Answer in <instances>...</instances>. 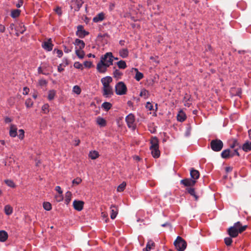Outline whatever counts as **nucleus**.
Masks as SVG:
<instances>
[{
	"label": "nucleus",
	"mask_w": 251,
	"mask_h": 251,
	"mask_svg": "<svg viewBox=\"0 0 251 251\" xmlns=\"http://www.w3.org/2000/svg\"><path fill=\"white\" fill-rule=\"evenodd\" d=\"M5 183L9 186L11 187H14L15 186L14 183L10 180H6L5 181Z\"/></svg>",
	"instance_id": "obj_55"
},
{
	"label": "nucleus",
	"mask_w": 251,
	"mask_h": 251,
	"mask_svg": "<svg viewBox=\"0 0 251 251\" xmlns=\"http://www.w3.org/2000/svg\"><path fill=\"white\" fill-rule=\"evenodd\" d=\"M174 245L178 251H184L186 248L187 243L182 237L177 236L174 242Z\"/></svg>",
	"instance_id": "obj_2"
},
{
	"label": "nucleus",
	"mask_w": 251,
	"mask_h": 251,
	"mask_svg": "<svg viewBox=\"0 0 251 251\" xmlns=\"http://www.w3.org/2000/svg\"><path fill=\"white\" fill-rule=\"evenodd\" d=\"M149 96V92L146 89H143L141 90L140 93V96L142 97H144L145 99H146Z\"/></svg>",
	"instance_id": "obj_43"
},
{
	"label": "nucleus",
	"mask_w": 251,
	"mask_h": 251,
	"mask_svg": "<svg viewBox=\"0 0 251 251\" xmlns=\"http://www.w3.org/2000/svg\"><path fill=\"white\" fill-rule=\"evenodd\" d=\"M117 65L120 69H124L126 68V63L124 60H120L117 63Z\"/></svg>",
	"instance_id": "obj_34"
},
{
	"label": "nucleus",
	"mask_w": 251,
	"mask_h": 251,
	"mask_svg": "<svg viewBox=\"0 0 251 251\" xmlns=\"http://www.w3.org/2000/svg\"><path fill=\"white\" fill-rule=\"evenodd\" d=\"M113 56L112 53H111V55H109L105 59V62H107L109 64H113Z\"/></svg>",
	"instance_id": "obj_47"
},
{
	"label": "nucleus",
	"mask_w": 251,
	"mask_h": 251,
	"mask_svg": "<svg viewBox=\"0 0 251 251\" xmlns=\"http://www.w3.org/2000/svg\"><path fill=\"white\" fill-rule=\"evenodd\" d=\"M73 91L77 95L80 94L81 91L80 88L77 85L74 86Z\"/></svg>",
	"instance_id": "obj_49"
},
{
	"label": "nucleus",
	"mask_w": 251,
	"mask_h": 251,
	"mask_svg": "<svg viewBox=\"0 0 251 251\" xmlns=\"http://www.w3.org/2000/svg\"><path fill=\"white\" fill-rule=\"evenodd\" d=\"M29 91V88L27 87H24L23 89V94L24 95H27L28 94V92Z\"/></svg>",
	"instance_id": "obj_62"
},
{
	"label": "nucleus",
	"mask_w": 251,
	"mask_h": 251,
	"mask_svg": "<svg viewBox=\"0 0 251 251\" xmlns=\"http://www.w3.org/2000/svg\"><path fill=\"white\" fill-rule=\"evenodd\" d=\"M78 49H83L85 47V43L83 40L76 39L74 43Z\"/></svg>",
	"instance_id": "obj_14"
},
{
	"label": "nucleus",
	"mask_w": 251,
	"mask_h": 251,
	"mask_svg": "<svg viewBox=\"0 0 251 251\" xmlns=\"http://www.w3.org/2000/svg\"><path fill=\"white\" fill-rule=\"evenodd\" d=\"M55 51H56V52L57 54V56L58 57L60 58L62 56L63 53L61 50L55 49L53 50V52H55Z\"/></svg>",
	"instance_id": "obj_54"
},
{
	"label": "nucleus",
	"mask_w": 251,
	"mask_h": 251,
	"mask_svg": "<svg viewBox=\"0 0 251 251\" xmlns=\"http://www.w3.org/2000/svg\"><path fill=\"white\" fill-rule=\"evenodd\" d=\"M55 190L58 192V193L60 195L62 194V191L61 190V187L59 186H57L55 187Z\"/></svg>",
	"instance_id": "obj_61"
},
{
	"label": "nucleus",
	"mask_w": 251,
	"mask_h": 251,
	"mask_svg": "<svg viewBox=\"0 0 251 251\" xmlns=\"http://www.w3.org/2000/svg\"><path fill=\"white\" fill-rule=\"evenodd\" d=\"M55 12L59 16L62 14V10L60 7H57L55 9Z\"/></svg>",
	"instance_id": "obj_59"
},
{
	"label": "nucleus",
	"mask_w": 251,
	"mask_h": 251,
	"mask_svg": "<svg viewBox=\"0 0 251 251\" xmlns=\"http://www.w3.org/2000/svg\"><path fill=\"white\" fill-rule=\"evenodd\" d=\"M39 84L40 86H44L46 85L47 83V82L45 79H40L39 80Z\"/></svg>",
	"instance_id": "obj_58"
},
{
	"label": "nucleus",
	"mask_w": 251,
	"mask_h": 251,
	"mask_svg": "<svg viewBox=\"0 0 251 251\" xmlns=\"http://www.w3.org/2000/svg\"><path fill=\"white\" fill-rule=\"evenodd\" d=\"M113 95L112 88L110 87H103V96L105 97H110Z\"/></svg>",
	"instance_id": "obj_12"
},
{
	"label": "nucleus",
	"mask_w": 251,
	"mask_h": 251,
	"mask_svg": "<svg viewBox=\"0 0 251 251\" xmlns=\"http://www.w3.org/2000/svg\"><path fill=\"white\" fill-rule=\"evenodd\" d=\"M51 42L52 41L50 38L47 41H44L42 43V45L43 48L48 51H51L52 50V47L53 46Z\"/></svg>",
	"instance_id": "obj_9"
},
{
	"label": "nucleus",
	"mask_w": 251,
	"mask_h": 251,
	"mask_svg": "<svg viewBox=\"0 0 251 251\" xmlns=\"http://www.w3.org/2000/svg\"><path fill=\"white\" fill-rule=\"evenodd\" d=\"M4 211L6 215H10L13 212V209L9 205H6L4 207Z\"/></svg>",
	"instance_id": "obj_32"
},
{
	"label": "nucleus",
	"mask_w": 251,
	"mask_h": 251,
	"mask_svg": "<svg viewBox=\"0 0 251 251\" xmlns=\"http://www.w3.org/2000/svg\"><path fill=\"white\" fill-rule=\"evenodd\" d=\"M89 32L85 31L84 29L83 26L82 25H78L77 26V31L76 35L80 38H83L86 36L89 35Z\"/></svg>",
	"instance_id": "obj_6"
},
{
	"label": "nucleus",
	"mask_w": 251,
	"mask_h": 251,
	"mask_svg": "<svg viewBox=\"0 0 251 251\" xmlns=\"http://www.w3.org/2000/svg\"><path fill=\"white\" fill-rule=\"evenodd\" d=\"M230 150L229 149L224 150L221 154V157L224 159H227L230 158Z\"/></svg>",
	"instance_id": "obj_17"
},
{
	"label": "nucleus",
	"mask_w": 251,
	"mask_h": 251,
	"mask_svg": "<svg viewBox=\"0 0 251 251\" xmlns=\"http://www.w3.org/2000/svg\"><path fill=\"white\" fill-rule=\"evenodd\" d=\"M127 88L125 84L122 82H119L115 86V92L117 95H123L126 94Z\"/></svg>",
	"instance_id": "obj_4"
},
{
	"label": "nucleus",
	"mask_w": 251,
	"mask_h": 251,
	"mask_svg": "<svg viewBox=\"0 0 251 251\" xmlns=\"http://www.w3.org/2000/svg\"><path fill=\"white\" fill-rule=\"evenodd\" d=\"M72 193L70 191H68L65 194V201H66V203L67 204H68L71 200V198H72Z\"/></svg>",
	"instance_id": "obj_35"
},
{
	"label": "nucleus",
	"mask_w": 251,
	"mask_h": 251,
	"mask_svg": "<svg viewBox=\"0 0 251 251\" xmlns=\"http://www.w3.org/2000/svg\"><path fill=\"white\" fill-rule=\"evenodd\" d=\"M232 237L230 236V237H226L225 238L224 241L226 245L227 246H230L232 242V240L231 239Z\"/></svg>",
	"instance_id": "obj_48"
},
{
	"label": "nucleus",
	"mask_w": 251,
	"mask_h": 251,
	"mask_svg": "<svg viewBox=\"0 0 251 251\" xmlns=\"http://www.w3.org/2000/svg\"><path fill=\"white\" fill-rule=\"evenodd\" d=\"M25 104L27 108L31 107L33 104V102L31 99H27L25 102Z\"/></svg>",
	"instance_id": "obj_46"
},
{
	"label": "nucleus",
	"mask_w": 251,
	"mask_h": 251,
	"mask_svg": "<svg viewBox=\"0 0 251 251\" xmlns=\"http://www.w3.org/2000/svg\"><path fill=\"white\" fill-rule=\"evenodd\" d=\"M23 4V0H19L18 3L16 4V7L18 8H20Z\"/></svg>",
	"instance_id": "obj_64"
},
{
	"label": "nucleus",
	"mask_w": 251,
	"mask_h": 251,
	"mask_svg": "<svg viewBox=\"0 0 251 251\" xmlns=\"http://www.w3.org/2000/svg\"><path fill=\"white\" fill-rule=\"evenodd\" d=\"M74 66L75 68L76 69H79L81 70L83 69L82 65L81 63H80L79 62H75L74 63Z\"/></svg>",
	"instance_id": "obj_52"
},
{
	"label": "nucleus",
	"mask_w": 251,
	"mask_h": 251,
	"mask_svg": "<svg viewBox=\"0 0 251 251\" xmlns=\"http://www.w3.org/2000/svg\"><path fill=\"white\" fill-rule=\"evenodd\" d=\"M186 190L190 195L194 197L196 201L198 200L199 197L196 195L194 188L192 187H187Z\"/></svg>",
	"instance_id": "obj_19"
},
{
	"label": "nucleus",
	"mask_w": 251,
	"mask_h": 251,
	"mask_svg": "<svg viewBox=\"0 0 251 251\" xmlns=\"http://www.w3.org/2000/svg\"><path fill=\"white\" fill-rule=\"evenodd\" d=\"M55 94H56V92L53 90L49 91L48 97V99L50 100H52L54 98Z\"/></svg>",
	"instance_id": "obj_38"
},
{
	"label": "nucleus",
	"mask_w": 251,
	"mask_h": 251,
	"mask_svg": "<svg viewBox=\"0 0 251 251\" xmlns=\"http://www.w3.org/2000/svg\"><path fill=\"white\" fill-rule=\"evenodd\" d=\"M126 186V183L125 182H123L121 184H120L117 187V191L118 192H123Z\"/></svg>",
	"instance_id": "obj_42"
},
{
	"label": "nucleus",
	"mask_w": 251,
	"mask_h": 251,
	"mask_svg": "<svg viewBox=\"0 0 251 251\" xmlns=\"http://www.w3.org/2000/svg\"><path fill=\"white\" fill-rule=\"evenodd\" d=\"M17 128L14 125H11L9 135L11 137H15L17 135Z\"/></svg>",
	"instance_id": "obj_16"
},
{
	"label": "nucleus",
	"mask_w": 251,
	"mask_h": 251,
	"mask_svg": "<svg viewBox=\"0 0 251 251\" xmlns=\"http://www.w3.org/2000/svg\"><path fill=\"white\" fill-rule=\"evenodd\" d=\"M159 148L150 149L151 151V154L154 158H158L160 156Z\"/></svg>",
	"instance_id": "obj_26"
},
{
	"label": "nucleus",
	"mask_w": 251,
	"mask_h": 251,
	"mask_svg": "<svg viewBox=\"0 0 251 251\" xmlns=\"http://www.w3.org/2000/svg\"><path fill=\"white\" fill-rule=\"evenodd\" d=\"M120 55L123 58H126L128 55V51L127 49H123L119 51Z\"/></svg>",
	"instance_id": "obj_28"
},
{
	"label": "nucleus",
	"mask_w": 251,
	"mask_h": 251,
	"mask_svg": "<svg viewBox=\"0 0 251 251\" xmlns=\"http://www.w3.org/2000/svg\"><path fill=\"white\" fill-rule=\"evenodd\" d=\"M81 181L82 179L80 178L77 177L73 180L72 183L73 185H78L80 184Z\"/></svg>",
	"instance_id": "obj_51"
},
{
	"label": "nucleus",
	"mask_w": 251,
	"mask_h": 251,
	"mask_svg": "<svg viewBox=\"0 0 251 251\" xmlns=\"http://www.w3.org/2000/svg\"><path fill=\"white\" fill-rule=\"evenodd\" d=\"M55 199L57 201H60L63 200V197L62 195L59 194L58 196L55 197Z\"/></svg>",
	"instance_id": "obj_63"
},
{
	"label": "nucleus",
	"mask_w": 251,
	"mask_h": 251,
	"mask_svg": "<svg viewBox=\"0 0 251 251\" xmlns=\"http://www.w3.org/2000/svg\"><path fill=\"white\" fill-rule=\"evenodd\" d=\"M74 1L77 5V9H75V10H79L84 2L83 0H74Z\"/></svg>",
	"instance_id": "obj_41"
},
{
	"label": "nucleus",
	"mask_w": 251,
	"mask_h": 251,
	"mask_svg": "<svg viewBox=\"0 0 251 251\" xmlns=\"http://www.w3.org/2000/svg\"><path fill=\"white\" fill-rule=\"evenodd\" d=\"M238 148H236L233 151L230 150V157H233L235 155H237L238 156H240V154L238 151Z\"/></svg>",
	"instance_id": "obj_45"
},
{
	"label": "nucleus",
	"mask_w": 251,
	"mask_h": 251,
	"mask_svg": "<svg viewBox=\"0 0 251 251\" xmlns=\"http://www.w3.org/2000/svg\"><path fill=\"white\" fill-rule=\"evenodd\" d=\"M8 238V234L7 233L4 231L1 230L0 231V242H4Z\"/></svg>",
	"instance_id": "obj_24"
},
{
	"label": "nucleus",
	"mask_w": 251,
	"mask_h": 251,
	"mask_svg": "<svg viewBox=\"0 0 251 251\" xmlns=\"http://www.w3.org/2000/svg\"><path fill=\"white\" fill-rule=\"evenodd\" d=\"M122 75V73L117 69H116L113 72V76L117 79H119Z\"/></svg>",
	"instance_id": "obj_39"
},
{
	"label": "nucleus",
	"mask_w": 251,
	"mask_h": 251,
	"mask_svg": "<svg viewBox=\"0 0 251 251\" xmlns=\"http://www.w3.org/2000/svg\"><path fill=\"white\" fill-rule=\"evenodd\" d=\"M19 135H18L19 136V138L20 139H23L24 137V133H25V132H24V130L23 129H20L19 130Z\"/></svg>",
	"instance_id": "obj_56"
},
{
	"label": "nucleus",
	"mask_w": 251,
	"mask_h": 251,
	"mask_svg": "<svg viewBox=\"0 0 251 251\" xmlns=\"http://www.w3.org/2000/svg\"><path fill=\"white\" fill-rule=\"evenodd\" d=\"M84 65L85 67L90 68L92 66V63L90 61H85L84 62Z\"/></svg>",
	"instance_id": "obj_57"
},
{
	"label": "nucleus",
	"mask_w": 251,
	"mask_h": 251,
	"mask_svg": "<svg viewBox=\"0 0 251 251\" xmlns=\"http://www.w3.org/2000/svg\"><path fill=\"white\" fill-rule=\"evenodd\" d=\"M84 202L81 201L75 200L73 202V206L75 209L80 211L83 208Z\"/></svg>",
	"instance_id": "obj_10"
},
{
	"label": "nucleus",
	"mask_w": 251,
	"mask_h": 251,
	"mask_svg": "<svg viewBox=\"0 0 251 251\" xmlns=\"http://www.w3.org/2000/svg\"><path fill=\"white\" fill-rule=\"evenodd\" d=\"M43 208L47 211H50L51 209V204L49 202H44L43 203Z\"/></svg>",
	"instance_id": "obj_40"
},
{
	"label": "nucleus",
	"mask_w": 251,
	"mask_h": 251,
	"mask_svg": "<svg viewBox=\"0 0 251 251\" xmlns=\"http://www.w3.org/2000/svg\"><path fill=\"white\" fill-rule=\"evenodd\" d=\"M247 228V226H242L240 222H237L228 229L227 232L231 237L235 238L238 235L239 233L245 231Z\"/></svg>",
	"instance_id": "obj_1"
},
{
	"label": "nucleus",
	"mask_w": 251,
	"mask_h": 251,
	"mask_svg": "<svg viewBox=\"0 0 251 251\" xmlns=\"http://www.w3.org/2000/svg\"><path fill=\"white\" fill-rule=\"evenodd\" d=\"M146 106L147 108L149 109L150 110H151L153 108V106L150 102L147 103Z\"/></svg>",
	"instance_id": "obj_60"
},
{
	"label": "nucleus",
	"mask_w": 251,
	"mask_h": 251,
	"mask_svg": "<svg viewBox=\"0 0 251 251\" xmlns=\"http://www.w3.org/2000/svg\"><path fill=\"white\" fill-rule=\"evenodd\" d=\"M238 147V148H240V145L237 140L234 139L233 143L230 145V147L231 149H234L235 147Z\"/></svg>",
	"instance_id": "obj_44"
},
{
	"label": "nucleus",
	"mask_w": 251,
	"mask_h": 251,
	"mask_svg": "<svg viewBox=\"0 0 251 251\" xmlns=\"http://www.w3.org/2000/svg\"><path fill=\"white\" fill-rule=\"evenodd\" d=\"M109 55H111V52H109L106 53L103 56H102L100 58V61L99 62L100 63L104 66L105 70H107V68L109 67L111 64H109L107 62H105V59Z\"/></svg>",
	"instance_id": "obj_8"
},
{
	"label": "nucleus",
	"mask_w": 251,
	"mask_h": 251,
	"mask_svg": "<svg viewBox=\"0 0 251 251\" xmlns=\"http://www.w3.org/2000/svg\"><path fill=\"white\" fill-rule=\"evenodd\" d=\"M118 213V207L114 205H112L110 206V218L112 219H114L116 217Z\"/></svg>",
	"instance_id": "obj_13"
},
{
	"label": "nucleus",
	"mask_w": 251,
	"mask_h": 251,
	"mask_svg": "<svg viewBox=\"0 0 251 251\" xmlns=\"http://www.w3.org/2000/svg\"><path fill=\"white\" fill-rule=\"evenodd\" d=\"M49 105L48 103L45 104L42 107V110L45 113H46L49 112Z\"/></svg>",
	"instance_id": "obj_50"
},
{
	"label": "nucleus",
	"mask_w": 251,
	"mask_h": 251,
	"mask_svg": "<svg viewBox=\"0 0 251 251\" xmlns=\"http://www.w3.org/2000/svg\"><path fill=\"white\" fill-rule=\"evenodd\" d=\"M154 242L153 241L150 240L148 242L146 247L143 249V251H150L152 247H154Z\"/></svg>",
	"instance_id": "obj_21"
},
{
	"label": "nucleus",
	"mask_w": 251,
	"mask_h": 251,
	"mask_svg": "<svg viewBox=\"0 0 251 251\" xmlns=\"http://www.w3.org/2000/svg\"><path fill=\"white\" fill-rule=\"evenodd\" d=\"M75 54L80 59L83 58L85 55V53L82 49H78L77 47H75Z\"/></svg>",
	"instance_id": "obj_25"
},
{
	"label": "nucleus",
	"mask_w": 251,
	"mask_h": 251,
	"mask_svg": "<svg viewBox=\"0 0 251 251\" xmlns=\"http://www.w3.org/2000/svg\"><path fill=\"white\" fill-rule=\"evenodd\" d=\"M63 48H64V52L65 53H68L70 52L71 51H72V49H73V46H71L70 48H68L65 45H63Z\"/></svg>",
	"instance_id": "obj_53"
},
{
	"label": "nucleus",
	"mask_w": 251,
	"mask_h": 251,
	"mask_svg": "<svg viewBox=\"0 0 251 251\" xmlns=\"http://www.w3.org/2000/svg\"><path fill=\"white\" fill-rule=\"evenodd\" d=\"M190 176L192 179L196 180L199 178L200 173L198 170L192 168L190 170Z\"/></svg>",
	"instance_id": "obj_15"
},
{
	"label": "nucleus",
	"mask_w": 251,
	"mask_h": 251,
	"mask_svg": "<svg viewBox=\"0 0 251 251\" xmlns=\"http://www.w3.org/2000/svg\"><path fill=\"white\" fill-rule=\"evenodd\" d=\"M186 118V116L184 112L182 111V110H180L179 111L177 115V120L179 122H183L185 120Z\"/></svg>",
	"instance_id": "obj_20"
},
{
	"label": "nucleus",
	"mask_w": 251,
	"mask_h": 251,
	"mask_svg": "<svg viewBox=\"0 0 251 251\" xmlns=\"http://www.w3.org/2000/svg\"><path fill=\"white\" fill-rule=\"evenodd\" d=\"M150 143L151 144L150 149L159 148L158 140L156 137H152Z\"/></svg>",
	"instance_id": "obj_18"
},
{
	"label": "nucleus",
	"mask_w": 251,
	"mask_h": 251,
	"mask_svg": "<svg viewBox=\"0 0 251 251\" xmlns=\"http://www.w3.org/2000/svg\"><path fill=\"white\" fill-rule=\"evenodd\" d=\"M97 69L98 71L100 73H104L106 72V70H105V68H104V66L101 65L100 63V62H99L97 64Z\"/></svg>",
	"instance_id": "obj_37"
},
{
	"label": "nucleus",
	"mask_w": 251,
	"mask_h": 251,
	"mask_svg": "<svg viewBox=\"0 0 251 251\" xmlns=\"http://www.w3.org/2000/svg\"><path fill=\"white\" fill-rule=\"evenodd\" d=\"M196 180L191 178H185L180 180V183L188 187H191L195 185Z\"/></svg>",
	"instance_id": "obj_7"
},
{
	"label": "nucleus",
	"mask_w": 251,
	"mask_h": 251,
	"mask_svg": "<svg viewBox=\"0 0 251 251\" xmlns=\"http://www.w3.org/2000/svg\"><path fill=\"white\" fill-rule=\"evenodd\" d=\"M104 19V14L100 13L94 17L93 21L94 22L98 23L102 21Z\"/></svg>",
	"instance_id": "obj_22"
},
{
	"label": "nucleus",
	"mask_w": 251,
	"mask_h": 251,
	"mask_svg": "<svg viewBox=\"0 0 251 251\" xmlns=\"http://www.w3.org/2000/svg\"><path fill=\"white\" fill-rule=\"evenodd\" d=\"M133 69L136 72L135 79L137 81H139L143 78L144 75L142 73L139 72L137 69L134 68Z\"/></svg>",
	"instance_id": "obj_27"
},
{
	"label": "nucleus",
	"mask_w": 251,
	"mask_h": 251,
	"mask_svg": "<svg viewBox=\"0 0 251 251\" xmlns=\"http://www.w3.org/2000/svg\"><path fill=\"white\" fill-rule=\"evenodd\" d=\"M21 13V10L19 9H14L12 10L11 13V16L13 18H15L18 17Z\"/></svg>",
	"instance_id": "obj_33"
},
{
	"label": "nucleus",
	"mask_w": 251,
	"mask_h": 251,
	"mask_svg": "<svg viewBox=\"0 0 251 251\" xmlns=\"http://www.w3.org/2000/svg\"><path fill=\"white\" fill-rule=\"evenodd\" d=\"M16 30L19 31L21 33H23L25 30V27L23 23H21L16 27Z\"/></svg>",
	"instance_id": "obj_36"
},
{
	"label": "nucleus",
	"mask_w": 251,
	"mask_h": 251,
	"mask_svg": "<svg viewBox=\"0 0 251 251\" xmlns=\"http://www.w3.org/2000/svg\"><path fill=\"white\" fill-rule=\"evenodd\" d=\"M126 121L128 127L131 128L133 129L135 128V126L134 124L135 117L132 114H129L128 115L126 118Z\"/></svg>",
	"instance_id": "obj_5"
},
{
	"label": "nucleus",
	"mask_w": 251,
	"mask_h": 251,
	"mask_svg": "<svg viewBox=\"0 0 251 251\" xmlns=\"http://www.w3.org/2000/svg\"><path fill=\"white\" fill-rule=\"evenodd\" d=\"M224 146V143L220 139L212 140L210 142V147L212 151L218 152L222 150Z\"/></svg>",
	"instance_id": "obj_3"
},
{
	"label": "nucleus",
	"mask_w": 251,
	"mask_h": 251,
	"mask_svg": "<svg viewBox=\"0 0 251 251\" xmlns=\"http://www.w3.org/2000/svg\"><path fill=\"white\" fill-rule=\"evenodd\" d=\"M112 81V78L111 76H106L101 79V82L103 85V87H110L109 84Z\"/></svg>",
	"instance_id": "obj_11"
},
{
	"label": "nucleus",
	"mask_w": 251,
	"mask_h": 251,
	"mask_svg": "<svg viewBox=\"0 0 251 251\" xmlns=\"http://www.w3.org/2000/svg\"><path fill=\"white\" fill-rule=\"evenodd\" d=\"M112 107V104L109 102H104L101 105V107L105 111H108Z\"/></svg>",
	"instance_id": "obj_30"
},
{
	"label": "nucleus",
	"mask_w": 251,
	"mask_h": 251,
	"mask_svg": "<svg viewBox=\"0 0 251 251\" xmlns=\"http://www.w3.org/2000/svg\"><path fill=\"white\" fill-rule=\"evenodd\" d=\"M97 123L100 126H104L106 125V121L102 118L99 117L97 119Z\"/></svg>",
	"instance_id": "obj_29"
},
{
	"label": "nucleus",
	"mask_w": 251,
	"mask_h": 251,
	"mask_svg": "<svg viewBox=\"0 0 251 251\" xmlns=\"http://www.w3.org/2000/svg\"><path fill=\"white\" fill-rule=\"evenodd\" d=\"M99 156V153L96 151H91L89 154V156L92 159H95L98 158Z\"/></svg>",
	"instance_id": "obj_31"
},
{
	"label": "nucleus",
	"mask_w": 251,
	"mask_h": 251,
	"mask_svg": "<svg viewBox=\"0 0 251 251\" xmlns=\"http://www.w3.org/2000/svg\"><path fill=\"white\" fill-rule=\"evenodd\" d=\"M242 149L245 151L248 152L251 150V142L247 141L242 146Z\"/></svg>",
	"instance_id": "obj_23"
}]
</instances>
